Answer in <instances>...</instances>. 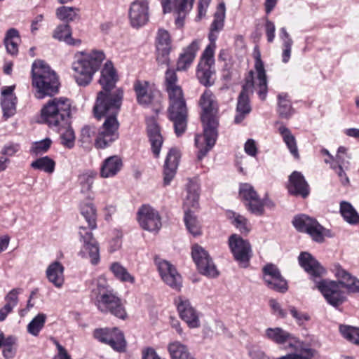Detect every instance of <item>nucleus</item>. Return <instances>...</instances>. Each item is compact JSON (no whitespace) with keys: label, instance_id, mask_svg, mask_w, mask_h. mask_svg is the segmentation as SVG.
<instances>
[{"label":"nucleus","instance_id":"9d476101","mask_svg":"<svg viewBox=\"0 0 359 359\" xmlns=\"http://www.w3.org/2000/svg\"><path fill=\"white\" fill-rule=\"evenodd\" d=\"M254 74L253 71L249 72V75L246 78V81L243 84L242 90L238 95L236 109V114L234 118V122L236 123H241L252 110L249 95L253 93L254 88L258 90V88L254 81Z\"/></svg>","mask_w":359,"mask_h":359},{"label":"nucleus","instance_id":"412c9836","mask_svg":"<svg viewBox=\"0 0 359 359\" xmlns=\"http://www.w3.org/2000/svg\"><path fill=\"white\" fill-rule=\"evenodd\" d=\"M194 2V0H162L161 4L164 13L174 11L177 14L175 25L181 27L184 25L186 14L192 9Z\"/></svg>","mask_w":359,"mask_h":359},{"label":"nucleus","instance_id":"bf43d9fd","mask_svg":"<svg viewBox=\"0 0 359 359\" xmlns=\"http://www.w3.org/2000/svg\"><path fill=\"white\" fill-rule=\"evenodd\" d=\"M51 141L48 138L39 142H36L33 143L30 149V152L36 156L42 154L48 150Z\"/></svg>","mask_w":359,"mask_h":359},{"label":"nucleus","instance_id":"680f3d73","mask_svg":"<svg viewBox=\"0 0 359 359\" xmlns=\"http://www.w3.org/2000/svg\"><path fill=\"white\" fill-rule=\"evenodd\" d=\"M21 288H13L5 297L6 304L15 308L18 303V295L22 292Z\"/></svg>","mask_w":359,"mask_h":359},{"label":"nucleus","instance_id":"5fc2aeb1","mask_svg":"<svg viewBox=\"0 0 359 359\" xmlns=\"http://www.w3.org/2000/svg\"><path fill=\"white\" fill-rule=\"evenodd\" d=\"M278 98V112L283 118H289L293 114V110L290 100L286 95L280 94Z\"/></svg>","mask_w":359,"mask_h":359},{"label":"nucleus","instance_id":"a19ab883","mask_svg":"<svg viewBox=\"0 0 359 359\" xmlns=\"http://www.w3.org/2000/svg\"><path fill=\"white\" fill-rule=\"evenodd\" d=\"M109 269L114 277L119 281L131 284L135 283V277L121 263L117 262L111 263Z\"/></svg>","mask_w":359,"mask_h":359},{"label":"nucleus","instance_id":"7ed1b4c3","mask_svg":"<svg viewBox=\"0 0 359 359\" xmlns=\"http://www.w3.org/2000/svg\"><path fill=\"white\" fill-rule=\"evenodd\" d=\"M166 90L169 97L168 117L173 123L177 136L182 135L187 126V107L183 91L177 84V77L174 70L167 69L165 76Z\"/></svg>","mask_w":359,"mask_h":359},{"label":"nucleus","instance_id":"e433bc0d","mask_svg":"<svg viewBox=\"0 0 359 359\" xmlns=\"http://www.w3.org/2000/svg\"><path fill=\"white\" fill-rule=\"evenodd\" d=\"M278 131L281 135L284 143L286 144L290 154L294 156V158L298 159L299 158V154L297 145V141L295 137L292 134L290 130L283 125H280L278 128Z\"/></svg>","mask_w":359,"mask_h":359},{"label":"nucleus","instance_id":"a878e982","mask_svg":"<svg viewBox=\"0 0 359 359\" xmlns=\"http://www.w3.org/2000/svg\"><path fill=\"white\" fill-rule=\"evenodd\" d=\"M299 265L311 276V278L316 283L317 278L321 277L325 269L320 265L317 259L307 252H302L298 257Z\"/></svg>","mask_w":359,"mask_h":359},{"label":"nucleus","instance_id":"bb28decb","mask_svg":"<svg viewBox=\"0 0 359 359\" xmlns=\"http://www.w3.org/2000/svg\"><path fill=\"white\" fill-rule=\"evenodd\" d=\"M171 50L170 36L168 31L160 29L156 35V60L159 64L168 65Z\"/></svg>","mask_w":359,"mask_h":359},{"label":"nucleus","instance_id":"8fccbe9b","mask_svg":"<svg viewBox=\"0 0 359 359\" xmlns=\"http://www.w3.org/2000/svg\"><path fill=\"white\" fill-rule=\"evenodd\" d=\"M225 11V4L224 2H221L217 6V11L214 15V20L211 24V30L212 32H219L223 29Z\"/></svg>","mask_w":359,"mask_h":359},{"label":"nucleus","instance_id":"4d7b16f0","mask_svg":"<svg viewBox=\"0 0 359 359\" xmlns=\"http://www.w3.org/2000/svg\"><path fill=\"white\" fill-rule=\"evenodd\" d=\"M199 194L195 185H191L187 189V196L184 201V206L187 208H196L198 205ZM189 210V209H187Z\"/></svg>","mask_w":359,"mask_h":359},{"label":"nucleus","instance_id":"f8f14e48","mask_svg":"<svg viewBox=\"0 0 359 359\" xmlns=\"http://www.w3.org/2000/svg\"><path fill=\"white\" fill-rule=\"evenodd\" d=\"M263 337L278 345L287 344L292 350L303 349L304 342L293 334L280 327H268L265 330Z\"/></svg>","mask_w":359,"mask_h":359},{"label":"nucleus","instance_id":"0e129e2a","mask_svg":"<svg viewBox=\"0 0 359 359\" xmlns=\"http://www.w3.org/2000/svg\"><path fill=\"white\" fill-rule=\"evenodd\" d=\"M289 310L290 314L299 325H302L304 322L308 321L310 319V317L307 313L299 311L294 306H290Z\"/></svg>","mask_w":359,"mask_h":359},{"label":"nucleus","instance_id":"ea45409f","mask_svg":"<svg viewBox=\"0 0 359 359\" xmlns=\"http://www.w3.org/2000/svg\"><path fill=\"white\" fill-rule=\"evenodd\" d=\"M346 151L347 149L344 147H339L333 161H331L325 159V163L330 164V167L333 170H337V168H345L348 170L350 165L349 159L351 157L348 155Z\"/></svg>","mask_w":359,"mask_h":359},{"label":"nucleus","instance_id":"774afa93","mask_svg":"<svg viewBox=\"0 0 359 359\" xmlns=\"http://www.w3.org/2000/svg\"><path fill=\"white\" fill-rule=\"evenodd\" d=\"M251 359H271L258 347H252L249 351Z\"/></svg>","mask_w":359,"mask_h":359},{"label":"nucleus","instance_id":"e2e57ef3","mask_svg":"<svg viewBox=\"0 0 359 359\" xmlns=\"http://www.w3.org/2000/svg\"><path fill=\"white\" fill-rule=\"evenodd\" d=\"M111 329L110 328L96 329L94 331V337L100 341L109 344L111 337Z\"/></svg>","mask_w":359,"mask_h":359},{"label":"nucleus","instance_id":"79ce46f5","mask_svg":"<svg viewBox=\"0 0 359 359\" xmlns=\"http://www.w3.org/2000/svg\"><path fill=\"white\" fill-rule=\"evenodd\" d=\"M340 213L344 219L351 225H355L359 223V214L353 206L347 201L340 203Z\"/></svg>","mask_w":359,"mask_h":359},{"label":"nucleus","instance_id":"6e6552de","mask_svg":"<svg viewBox=\"0 0 359 359\" xmlns=\"http://www.w3.org/2000/svg\"><path fill=\"white\" fill-rule=\"evenodd\" d=\"M99 293L96 297L95 305L103 313H111L115 317L125 320L128 315L123 301L112 290L98 284Z\"/></svg>","mask_w":359,"mask_h":359},{"label":"nucleus","instance_id":"c756f323","mask_svg":"<svg viewBox=\"0 0 359 359\" xmlns=\"http://www.w3.org/2000/svg\"><path fill=\"white\" fill-rule=\"evenodd\" d=\"M287 189L290 194L306 198L310 193L309 186L303 175L298 171H294L289 177Z\"/></svg>","mask_w":359,"mask_h":359},{"label":"nucleus","instance_id":"5701e85b","mask_svg":"<svg viewBox=\"0 0 359 359\" xmlns=\"http://www.w3.org/2000/svg\"><path fill=\"white\" fill-rule=\"evenodd\" d=\"M117 81L118 76L112 62L111 61H107L101 71V76L99 80L100 85L102 86L103 90L100 91L99 93H102L104 95L111 96V95L116 93V91L121 90L122 92L123 99V91L122 89L117 88L114 91H111V90L115 87Z\"/></svg>","mask_w":359,"mask_h":359},{"label":"nucleus","instance_id":"72a5a7b5","mask_svg":"<svg viewBox=\"0 0 359 359\" xmlns=\"http://www.w3.org/2000/svg\"><path fill=\"white\" fill-rule=\"evenodd\" d=\"M65 267L59 261L51 262L46 270L48 280L56 288H61L65 283Z\"/></svg>","mask_w":359,"mask_h":359},{"label":"nucleus","instance_id":"a211bd4d","mask_svg":"<svg viewBox=\"0 0 359 359\" xmlns=\"http://www.w3.org/2000/svg\"><path fill=\"white\" fill-rule=\"evenodd\" d=\"M263 278L270 289L285 293L287 290V283L282 277L278 267L273 264H266L263 269Z\"/></svg>","mask_w":359,"mask_h":359},{"label":"nucleus","instance_id":"ddd939ff","mask_svg":"<svg viewBox=\"0 0 359 359\" xmlns=\"http://www.w3.org/2000/svg\"><path fill=\"white\" fill-rule=\"evenodd\" d=\"M215 58L212 50H204L198 65L196 76L199 82L205 87L211 86L215 83Z\"/></svg>","mask_w":359,"mask_h":359},{"label":"nucleus","instance_id":"052dcab7","mask_svg":"<svg viewBox=\"0 0 359 359\" xmlns=\"http://www.w3.org/2000/svg\"><path fill=\"white\" fill-rule=\"evenodd\" d=\"M95 133L96 129L95 127L90 126H84L81 131V141L86 144L91 143Z\"/></svg>","mask_w":359,"mask_h":359},{"label":"nucleus","instance_id":"cd10ccee","mask_svg":"<svg viewBox=\"0 0 359 359\" xmlns=\"http://www.w3.org/2000/svg\"><path fill=\"white\" fill-rule=\"evenodd\" d=\"M255 69L256 77L254 76V81L258 88V95L262 100H265L268 87H267V78L266 70L264 69V62L261 59V54L259 51L255 53Z\"/></svg>","mask_w":359,"mask_h":359},{"label":"nucleus","instance_id":"f03ea898","mask_svg":"<svg viewBox=\"0 0 359 359\" xmlns=\"http://www.w3.org/2000/svg\"><path fill=\"white\" fill-rule=\"evenodd\" d=\"M199 105L202 109L201 118L203 126V134L196 136L195 144L198 149V159L201 160L214 147L217 137L218 122L215 116L217 104L210 90L206 89L201 95Z\"/></svg>","mask_w":359,"mask_h":359},{"label":"nucleus","instance_id":"b1692460","mask_svg":"<svg viewBox=\"0 0 359 359\" xmlns=\"http://www.w3.org/2000/svg\"><path fill=\"white\" fill-rule=\"evenodd\" d=\"M332 271L340 286L350 293L359 294V279L344 269L339 264H334Z\"/></svg>","mask_w":359,"mask_h":359},{"label":"nucleus","instance_id":"2f4dec72","mask_svg":"<svg viewBox=\"0 0 359 359\" xmlns=\"http://www.w3.org/2000/svg\"><path fill=\"white\" fill-rule=\"evenodd\" d=\"M180 158V151L175 148L170 149L167 154L164 164L163 181L165 185L170 184V182L174 178L178 167Z\"/></svg>","mask_w":359,"mask_h":359},{"label":"nucleus","instance_id":"473e14b6","mask_svg":"<svg viewBox=\"0 0 359 359\" xmlns=\"http://www.w3.org/2000/svg\"><path fill=\"white\" fill-rule=\"evenodd\" d=\"M200 40H194L180 54L177 62L178 71L186 70L194 60L200 46Z\"/></svg>","mask_w":359,"mask_h":359},{"label":"nucleus","instance_id":"c85d7f7f","mask_svg":"<svg viewBox=\"0 0 359 359\" xmlns=\"http://www.w3.org/2000/svg\"><path fill=\"white\" fill-rule=\"evenodd\" d=\"M15 86H6L1 90V106L5 120L12 117L16 112L17 97L14 94Z\"/></svg>","mask_w":359,"mask_h":359},{"label":"nucleus","instance_id":"c9c22d12","mask_svg":"<svg viewBox=\"0 0 359 359\" xmlns=\"http://www.w3.org/2000/svg\"><path fill=\"white\" fill-rule=\"evenodd\" d=\"M53 37L58 41H64L68 45L79 46L81 40L72 37V29L68 24L59 25L55 29Z\"/></svg>","mask_w":359,"mask_h":359},{"label":"nucleus","instance_id":"20e7f679","mask_svg":"<svg viewBox=\"0 0 359 359\" xmlns=\"http://www.w3.org/2000/svg\"><path fill=\"white\" fill-rule=\"evenodd\" d=\"M81 213L87 222L89 228L81 226L79 229L80 241L83 242L79 255L83 258H90V262L95 265L100 261L98 244L92 233V230L97 228L96 209L91 203H82Z\"/></svg>","mask_w":359,"mask_h":359},{"label":"nucleus","instance_id":"f257e3e1","mask_svg":"<svg viewBox=\"0 0 359 359\" xmlns=\"http://www.w3.org/2000/svg\"><path fill=\"white\" fill-rule=\"evenodd\" d=\"M121 104V90L116 91L111 96L98 93L93 112L97 119L104 118V121L99 128L95 137V144L97 148L104 149L118 138L119 123L117 115Z\"/></svg>","mask_w":359,"mask_h":359},{"label":"nucleus","instance_id":"3c124183","mask_svg":"<svg viewBox=\"0 0 359 359\" xmlns=\"http://www.w3.org/2000/svg\"><path fill=\"white\" fill-rule=\"evenodd\" d=\"M184 220L187 229L193 236H196L201 233L198 221L190 210H185Z\"/></svg>","mask_w":359,"mask_h":359},{"label":"nucleus","instance_id":"aec40b11","mask_svg":"<svg viewBox=\"0 0 359 359\" xmlns=\"http://www.w3.org/2000/svg\"><path fill=\"white\" fill-rule=\"evenodd\" d=\"M239 195L245 201L248 210L252 214L257 215L263 214L264 203L251 184L248 183L241 184Z\"/></svg>","mask_w":359,"mask_h":359},{"label":"nucleus","instance_id":"37998d69","mask_svg":"<svg viewBox=\"0 0 359 359\" xmlns=\"http://www.w3.org/2000/svg\"><path fill=\"white\" fill-rule=\"evenodd\" d=\"M60 133L61 144L68 149H72L74 146L75 134L69 124V121H67V124L61 126L60 128L55 129Z\"/></svg>","mask_w":359,"mask_h":359},{"label":"nucleus","instance_id":"f704fd0d","mask_svg":"<svg viewBox=\"0 0 359 359\" xmlns=\"http://www.w3.org/2000/svg\"><path fill=\"white\" fill-rule=\"evenodd\" d=\"M122 161L118 156H112L107 158L102 163L100 169V175L103 178H109L115 176L121 169Z\"/></svg>","mask_w":359,"mask_h":359},{"label":"nucleus","instance_id":"603ef678","mask_svg":"<svg viewBox=\"0 0 359 359\" xmlns=\"http://www.w3.org/2000/svg\"><path fill=\"white\" fill-rule=\"evenodd\" d=\"M168 351L171 359H180L189 350L185 344L178 341H174L168 344Z\"/></svg>","mask_w":359,"mask_h":359},{"label":"nucleus","instance_id":"4c0bfd02","mask_svg":"<svg viewBox=\"0 0 359 359\" xmlns=\"http://www.w3.org/2000/svg\"><path fill=\"white\" fill-rule=\"evenodd\" d=\"M20 41L19 32L15 28L9 29L4 39L7 53L11 55H17Z\"/></svg>","mask_w":359,"mask_h":359},{"label":"nucleus","instance_id":"6ab92c4d","mask_svg":"<svg viewBox=\"0 0 359 359\" xmlns=\"http://www.w3.org/2000/svg\"><path fill=\"white\" fill-rule=\"evenodd\" d=\"M128 16L130 25L140 28L145 25L149 18V3L147 0H135L131 3Z\"/></svg>","mask_w":359,"mask_h":359},{"label":"nucleus","instance_id":"423d86ee","mask_svg":"<svg viewBox=\"0 0 359 359\" xmlns=\"http://www.w3.org/2000/svg\"><path fill=\"white\" fill-rule=\"evenodd\" d=\"M32 86L35 97L43 99L58 91L59 82L55 72L42 60H36L32 67Z\"/></svg>","mask_w":359,"mask_h":359},{"label":"nucleus","instance_id":"de8ad7c7","mask_svg":"<svg viewBox=\"0 0 359 359\" xmlns=\"http://www.w3.org/2000/svg\"><path fill=\"white\" fill-rule=\"evenodd\" d=\"M109 345L117 351H122L126 347V341L122 332L116 328H111Z\"/></svg>","mask_w":359,"mask_h":359},{"label":"nucleus","instance_id":"49530a36","mask_svg":"<svg viewBox=\"0 0 359 359\" xmlns=\"http://www.w3.org/2000/svg\"><path fill=\"white\" fill-rule=\"evenodd\" d=\"M56 16L67 24L79 18V9L74 7L61 6L57 9Z\"/></svg>","mask_w":359,"mask_h":359},{"label":"nucleus","instance_id":"1a4fd4ad","mask_svg":"<svg viewBox=\"0 0 359 359\" xmlns=\"http://www.w3.org/2000/svg\"><path fill=\"white\" fill-rule=\"evenodd\" d=\"M292 224L298 231L308 233L318 243L323 242L325 237L331 236L330 230L324 228L316 219L304 214L295 216Z\"/></svg>","mask_w":359,"mask_h":359},{"label":"nucleus","instance_id":"a18cd8bd","mask_svg":"<svg viewBox=\"0 0 359 359\" xmlns=\"http://www.w3.org/2000/svg\"><path fill=\"white\" fill-rule=\"evenodd\" d=\"M33 169L43 171L48 174H52L55 171V162L48 156L39 158L31 163Z\"/></svg>","mask_w":359,"mask_h":359},{"label":"nucleus","instance_id":"09e8293b","mask_svg":"<svg viewBox=\"0 0 359 359\" xmlns=\"http://www.w3.org/2000/svg\"><path fill=\"white\" fill-rule=\"evenodd\" d=\"M46 320V315L42 313L36 316L27 325V330L28 333L34 337H37L44 327Z\"/></svg>","mask_w":359,"mask_h":359},{"label":"nucleus","instance_id":"393cba45","mask_svg":"<svg viewBox=\"0 0 359 359\" xmlns=\"http://www.w3.org/2000/svg\"><path fill=\"white\" fill-rule=\"evenodd\" d=\"M134 90L138 104L144 106L151 104L159 93L154 85L146 81H136L134 83Z\"/></svg>","mask_w":359,"mask_h":359},{"label":"nucleus","instance_id":"f3484780","mask_svg":"<svg viewBox=\"0 0 359 359\" xmlns=\"http://www.w3.org/2000/svg\"><path fill=\"white\" fill-rule=\"evenodd\" d=\"M137 219L140 226L149 231H158L161 227L158 212L148 205H144L139 209Z\"/></svg>","mask_w":359,"mask_h":359},{"label":"nucleus","instance_id":"2eb2a0df","mask_svg":"<svg viewBox=\"0 0 359 359\" xmlns=\"http://www.w3.org/2000/svg\"><path fill=\"white\" fill-rule=\"evenodd\" d=\"M192 258L199 272L208 277L217 276L218 271L208 252L198 245H194L191 250Z\"/></svg>","mask_w":359,"mask_h":359},{"label":"nucleus","instance_id":"0eeeda50","mask_svg":"<svg viewBox=\"0 0 359 359\" xmlns=\"http://www.w3.org/2000/svg\"><path fill=\"white\" fill-rule=\"evenodd\" d=\"M71 105L70 100L65 97L49 100L41 111L43 122L53 129L60 128L69 121Z\"/></svg>","mask_w":359,"mask_h":359},{"label":"nucleus","instance_id":"7c9ffc66","mask_svg":"<svg viewBox=\"0 0 359 359\" xmlns=\"http://www.w3.org/2000/svg\"><path fill=\"white\" fill-rule=\"evenodd\" d=\"M147 134L151 144V151L156 158H158L161 149L163 142V138L161 133V129L154 118H149L147 121Z\"/></svg>","mask_w":359,"mask_h":359},{"label":"nucleus","instance_id":"9b49d317","mask_svg":"<svg viewBox=\"0 0 359 359\" xmlns=\"http://www.w3.org/2000/svg\"><path fill=\"white\" fill-rule=\"evenodd\" d=\"M316 287L320 292L327 302L334 307L341 305L346 299L345 292L337 281L320 279L316 281Z\"/></svg>","mask_w":359,"mask_h":359},{"label":"nucleus","instance_id":"4468645a","mask_svg":"<svg viewBox=\"0 0 359 359\" xmlns=\"http://www.w3.org/2000/svg\"><path fill=\"white\" fill-rule=\"evenodd\" d=\"M228 243L234 259L241 266L247 267L252 256V248L249 241L239 235L232 234L229 238Z\"/></svg>","mask_w":359,"mask_h":359},{"label":"nucleus","instance_id":"39448f33","mask_svg":"<svg viewBox=\"0 0 359 359\" xmlns=\"http://www.w3.org/2000/svg\"><path fill=\"white\" fill-rule=\"evenodd\" d=\"M104 59L105 54L102 50L77 52L72 64L74 77L77 84L81 86H88Z\"/></svg>","mask_w":359,"mask_h":359},{"label":"nucleus","instance_id":"69168bd1","mask_svg":"<svg viewBox=\"0 0 359 359\" xmlns=\"http://www.w3.org/2000/svg\"><path fill=\"white\" fill-rule=\"evenodd\" d=\"M20 149V147L18 144L9 142L5 144L1 151V154L2 156H14Z\"/></svg>","mask_w":359,"mask_h":359},{"label":"nucleus","instance_id":"13d9d810","mask_svg":"<svg viewBox=\"0 0 359 359\" xmlns=\"http://www.w3.org/2000/svg\"><path fill=\"white\" fill-rule=\"evenodd\" d=\"M294 351L297 353L287 354L286 355L279 357L277 359H311L313 352L312 349L306 348L304 344L303 349Z\"/></svg>","mask_w":359,"mask_h":359},{"label":"nucleus","instance_id":"864d4df0","mask_svg":"<svg viewBox=\"0 0 359 359\" xmlns=\"http://www.w3.org/2000/svg\"><path fill=\"white\" fill-rule=\"evenodd\" d=\"M339 332L344 338L351 343L359 344V328L346 325H339Z\"/></svg>","mask_w":359,"mask_h":359},{"label":"nucleus","instance_id":"338daca9","mask_svg":"<svg viewBox=\"0 0 359 359\" xmlns=\"http://www.w3.org/2000/svg\"><path fill=\"white\" fill-rule=\"evenodd\" d=\"M264 27L267 41L269 43H272L275 39V25L272 21L269 20V19H266Z\"/></svg>","mask_w":359,"mask_h":359},{"label":"nucleus","instance_id":"6e6d98bb","mask_svg":"<svg viewBox=\"0 0 359 359\" xmlns=\"http://www.w3.org/2000/svg\"><path fill=\"white\" fill-rule=\"evenodd\" d=\"M96 173L93 171H88L79 176V180L82 193L89 192L93 187Z\"/></svg>","mask_w":359,"mask_h":359},{"label":"nucleus","instance_id":"dca6fc26","mask_svg":"<svg viewBox=\"0 0 359 359\" xmlns=\"http://www.w3.org/2000/svg\"><path fill=\"white\" fill-rule=\"evenodd\" d=\"M155 264L163 281L176 290H180L182 278L175 267L169 262L160 258L155 259Z\"/></svg>","mask_w":359,"mask_h":359},{"label":"nucleus","instance_id":"c03bdc74","mask_svg":"<svg viewBox=\"0 0 359 359\" xmlns=\"http://www.w3.org/2000/svg\"><path fill=\"white\" fill-rule=\"evenodd\" d=\"M279 37L283 42L282 62L285 64L287 63L291 57L292 46L293 40L287 32L285 27L280 29Z\"/></svg>","mask_w":359,"mask_h":359},{"label":"nucleus","instance_id":"4be33fe9","mask_svg":"<svg viewBox=\"0 0 359 359\" xmlns=\"http://www.w3.org/2000/svg\"><path fill=\"white\" fill-rule=\"evenodd\" d=\"M175 303L180 318L187 323L189 327L196 328L200 326L198 313L187 299L178 297L175 299Z\"/></svg>","mask_w":359,"mask_h":359},{"label":"nucleus","instance_id":"58836bf2","mask_svg":"<svg viewBox=\"0 0 359 359\" xmlns=\"http://www.w3.org/2000/svg\"><path fill=\"white\" fill-rule=\"evenodd\" d=\"M226 217L241 233L248 234L251 230L248 219L244 216L232 210L226 212Z\"/></svg>","mask_w":359,"mask_h":359}]
</instances>
